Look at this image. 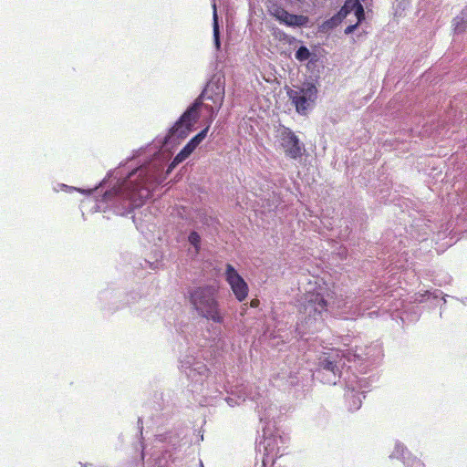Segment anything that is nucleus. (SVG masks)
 Instances as JSON below:
<instances>
[{"label":"nucleus","mask_w":467,"mask_h":467,"mask_svg":"<svg viewBox=\"0 0 467 467\" xmlns=\"http://www.w3.org/2000/svg\"><path fill=\"white\" fill-rule=\"evenodd\" d=\"M213 39L216 49L219 50L221 47L220 43V31H219V24H218V16L216 11V5L213 4Z\"/></svg>","instance_id":"10"},{"label":"nucleus","mask_w":467,"mask_h":467,"mask_svg":"<svg viewBox=\"0 0 467 467\" xmlns=\"http://www.w3.org/2000/svg\"><path fill=\"white\" fill-rule=\"evenodd\" d=\"M358 4L359 1L357 0H346L343 6L346 7L348 12H352L355 10Z\"/></svg>","instance_id":"18"},{"label":"nucleus","mask_w":467,"mask_h":467,"mask_svg":"<svg viewBox=\"0 0 467 467\" xmlns=\"http://www.w3.org/2000/svg\"><path fill=\"white\" fill-rule=\"evenodd\" d=\"M216 294L217 289L213 285L198 286L189 292V298L201 317L222 323L223 317L219 311Z\"/></svg>","instance_id":"1"},{"label":"nucleus","mask_w":467,"mask_h":467,"mask_svg":"<svg viewBox=\"0 0 467 467\" xmlns=\"http://www.w3.org/2000/svg\"><path fill=\"white\" fill-rule=\"evenodd\" d=\"M185 148H188V150H190V152L192 153V151L197 148L194 146V144H192L191 141H189L185 146Z\"/></svg>","instance_id":"21"},{"label":"nucleus","mask_w":467,"mask_h":467,"mask_svg":"<svg viewBox=\"0 0 467 467\" xmlns=\"http://www.w3.org/2000/svg\"><path fill=\"white\" fill-rule=\"evenodd\" d=\"M310 55L311 54H310L308 48L302 46L297 49L295 57L298 61H306L310 57Z\"/></svg>","instance_id":"14"},{"label":"nucleus","mask_w":467,"mask_h":467,"mask_svg":"<svg viewBox=\"0 0 467 467\" xmlns=\"http://www.w3.org/2000/svg\"><path fill=\"white\" fill-rule=\"evenodd\" d=\"M192 152L188 150V148L183 147L181 151L174 157L170 168L175 167L177 164L182 162L186 160Z\"/></svg>","instance_id":"11"},{"label":"nucleus","mask_w":467,"mask_h":467,"mask_svg":"<svg viewBox=\"0 0 467 467\" xmlns=\"http://www.w3.org/2000/svg\"><path fill=\"white\" fill-rule=\"evenodd\" d=\"M224 98V88L218 83H209L194 102L210 111V123L221 109Z\"/></svg>","instance_id":"2"},{"label":"nucleus","mask_w":467,"mask_h":467,"mask_svg":"<svg viewBox=\"0 0 467 467\" xmlns=\"http://www.w3.org/2000/svg\"><path fill=\"white\" fill-rule=\"evenodd\" d=\"M189 242L195 248V252L198 254L201 249V236L197 232H192L188 237Z\"/></svg>","instance_id":"12"},{"label":"nucleus","mask_w":467,"mask_h":467,"mask_svg":"<svg viewBox=\"0 0 467 467\" xmlns=\"http://www.w3.org/2000/svg\"><path fill=\"white\" fill-rule=\"evenodd\" d=\"M358 25H359V24L356 23V24H354V25H350V26H347V27L345 28V34H346V35L351 34V33H352V32H354V30L358 27Z\"/></svg>","instance_id":"20"},{"label":"nucleus","mask_w":467,"mask_h":467,"mask_svg":"<svg viewBox=\"0 0 467 467\" xmlns=\"http://www.w3.org/2000/svg\"><path fill=\"white\" fill-rule=\"evenodd\" d=\"M199 110L200 103L193 102L170 130L169 138L173 140L186 138L200 117Z\"/></svg>","instance_id":"3"},{"label":"nucleus","mask_w":467,"mask_h":467,"mask_svg":"<svg viewBox=\"0 0 467 467\" xmlns=\"http://www.w3.org/2000/svg\"><path fill=\"white\" fill-rule=\"evenodd\" d=\"M355 15L357 16V23L358 24H360L364 19H365V12H364V7L362 5V4L359 2V4L357 5V7L355 8Z\"/></svg>","instance_id":"16"},{"label":"nucleus","mask_w":467,"mask_h":467,"mask_svg":"<svg viewBox=\"0 0 467 467\" xmlns=\"http://www.w3.org/2000/svg\"><path fill=\"white\" fill-rule=\"evenodd\" d=\"M341 22H342V20L339 19V17L337 15H335L330 19H327V21H325L323 24V26L325 28L329 29V28H333V27L338 26Z\"/></svg>","instance_id":"15"},{"label":"nucleus","mask_w":467,"mask_h":467,"mask_svg":"<svg viewBox=\"0 0 467 467\" xmlns=\"http://www.w3.org/2000/svg\"><path fill=\"white\" fill-rule=\"evenodd\" d=\"M273 16L289 26H303L308 23V17L303 15H293L281 7H277L273 12Z\"/></svg>","instance_id":"8"},{"label":"nucleus","mask_w":467,"mask_h":467,"mask_svg":"<svg viewBox=\"0 0 467 467\" xmlns=\"http://www.w3.org/2000/svg\"><path fill=\"white\" fill-rule=\"evenodd\" d=\"M225 280L239 302L244 301L247 297L249 291L248 285L230 264H227L225 267Z\"/></svg>","instance_id":"5"},{"label":"nucleus","mask_w":467,"mask_h":467,"mask_svg":"<svg viewBox=\"0 0 467 467\" xmlns=\"http://www.w3.org/2000/svg\"><path fill=\"white\" fill-rule=\"evenodd\" d=\"M145 176V170L141 169L139 171L138 177L142 178ZM130 198L131 200L136 202L139 201L140 202L136 205H140L145 200L149 199L150 197V192L152 190V182H149L148 180L141 179V182L137 183H132L130 182Z\"/></svg>","instance_id":"6"},{"label":"nucleus","mask_w":467,"mask_h":467,"mask_svg":"<svg viewBox=\"0 0 467 467\" xmlns=\"http://www.w3.org/2000/svg\"><path fill=\"white\" fill-rule=\"evenodd\" d=\"M348 14H350V12H348L346 7L342 6L336 15L343 21Z\"/></svg>","instance_id":"19"},{"label":"nucleus","mask_w":467,"mask_h":467,"mask_svg":"<svg viewBox=\"0 0 467 467\" xmlns=\"http://www.w3.org/2000/svg\"><path fill=\"white\" fill-rule=\"evenodd\" d=\"M210 129V124L206 126L202 130H201L197 135H195L193 138L190 140V141L194 144L195 147H198V145L205 139L207 136V132Z\"/></svg>","instance_id":"13"},{"label":"nucleus","mask_w":467,"mask_h":467,"mask_svg":"<svg viewBox=\"0 0 467 467\" xmlns=\"http://www.w3.org/2000/svg\"><path fill=\"white\" fill-rule=\"evenodd\" d=\"M314 92L315 88L312 86L306 89L302 88L299 91L290 89L287 94L293 104L296 106V111L300 114H306L309 106L308 100L311 99Z\"/></svg>","instance_id":"7"},{"label":"nucleus","mask_w":467,"mask_h":467,"mask_svg":"<svg viewBox=\"0 0 467 467\" xmlns=\"http://www.w3.org/2000/svg\"><path fill=\"white\" fill-rule=\"evenodd\" d=\"M259 300L258 299H253L250 302L251 307H257L259 306Z\"/></svg>","instance_id":"22"},{"label":"nucleus","mask_w":467,"mask_h":467,"mask_svg":"<svg viewBox=\"0 0 467 467\" xmlns=\"http://www.w3.org/2000/svg\"><path fill=\"white\" fill-rule=\"evenodd\" d=\"M281 147L290 159L296 160L302 156L303 145L298 137L288 128L283 127L279 131Z\"/></svg>","instance_id":"4"},{"label":"nucleus","mask_w":467,"mask_h":467,"mask_svg":"<svg viewBox=\"0 0 467 467\" xmlns=\"http://www.w3.org/2000/svg\"><path fill=\"white\" fill-rule=\"evenodd\" d=\"M306 300V309L309 314L321 315L327 309V302L320 293H308Z\"/></svg>","instance_id":"9"},{"label":"nucleus","mask_w":467,"mask_h":467,"mask_svg":"<svg viewBox=\"0 0 467 467\" xmlns=\"http://www.w3.org/2000/svg\"><path fill=\"white\" fill-rule=\"evenodd\" d=\"M322 367L324 369L327 370V371H331L335 374V371L337 369V365L334 361H331V360H328V359H325L323 362H322Z\"/></svg>","instance_id":"17"}]
</instances>
